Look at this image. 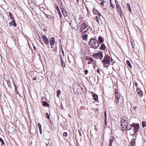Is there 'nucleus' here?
<instances>
[{"label": "nucleus", "instance_id": "obj_15", "mask_svg": "<svg viewBox=\"0 0 146 146\" xmlns=\"http://www.w3.org/2000/svg\"><path fill=\"white\" fill-rule=\"evenodd\" d=\"M137 91L139 94V95L140 96H141L143 95V94L142 92L138 88H137Z\"/></svg>", "mask_w": 146, "mask_h": 146}, {"label": "nucleus", "instance_id": "obj_42", "mask_svg": "<svg viewBox=\"0 0 146 146\" xmlns=\"http://www.w3.org/2000/svg\"><path fill=\"white\" fill-rule=\"evenodd\" d=\"M119 100L115 99V102L116 104H118L119 102Z\"/></svg>", "mask_w": 146, "mask_h": 146}, {"label": "nucleus", "instance_id": "obj_14", "mask_svg": "<svg viewBox=\"0 0 146 146\" xmlns=\"http://www.w3.org/2000/svg\"><path fill=\"white\" fill-rule=\"evenodd\" d=\"M135 143V139L133 138L131 140V143H130V145L131 146H134Z\"/></svg>", "mask_w": 146, "mask_h": 146}, {"label": "nucleus", "instance_id": "obj_47", "mask_svg": "<svg viewBox=\"0 0 146 146\" xmlns=\"http://www.w3.org/2000/svg\"><path fill=\"white\" fill-rule=\"evenodd\" d=\"M88 70H85V74L86 75L88 73Z\"/></svg>", "mask_w": 146, "mask_h": 146}, {"label": "nucleus", "instance_id": "obj_32", "mask_svg": "<svg viewBox=\"0 0 146 146\" xmlns=\"http://www.w3.org/2000/svg\"><path fill=\"white\" fill-rule=\"evenodd\" d=\"M142 125L143 127H146V122L145 121H143L142 122Z\"/></svg>", "mask_w": 146, "mask_h": 146}, {"label": "nucleus", "instance_id": "obj_5", "mask_svg": "<svg viewBox=\"0 0 146 146\" xmlns=\"http://www.w3.org/2000/svg\"><path fill=\"white\" fill-rule=\"evenodd\" d=\"M69 23L70 26L72 28L75 29H77L78 25L75 19H73L72 20H71L70 22Z\"/></svg>", "mask_w": 146, "mask_h": 146}, {"label": "nucleus", "instance_id": "obj_57", "mask_svg": "<svg viewBox=\"0 0 146 146\" xmlns=\"http://www.w3.org/2000/svg\"><path fill=\"white\" fill-rule=\"evenodd\" d=\"M33 48L35 50H36L37 49L34 46H33Z\"/></svg>", "mask_w": 146, "mask_h": 146}, {"label": "nucleus", "instance_id": "obj_49", "mask_svg": "<svg viewBox=\"0 0 146 146\" xmlns=\"http://www.w3.org/2000/svg\"><path fill=\"white\" fill-rule=\"evenodd\" d=\"M134 85L136 87H137L138 86V84L136 82H135L134 83Z\"/></svg>", "mask_w": 146, "mask_h": 146}, {"label": "nucleus", "instance_id": "obj_33", "mask_svg": "<svg viewBox=\"0 0 146 146\" xmlns=\"http://www.w3.org/2000/svg\"><path fill=\"white\" fill-rule=\"evenodd\" d=\"M45 115L48 119H50V115H49V114H48V113H46Z\"/></svg>", "mask_w": 146, "mask_h": 146}, {"label": "nucleus", "instance_id": "obj_50", "mask_svg": "<svg viewBox=\"0 0 146 146\" xmlns=\"http://www.w3.org/2000/svg\"><path fill=\"white\" fill-rule=\"evenodd\" d=\"M90 58V57L86 56V59L87 60H89V59Z\"/></svg>", "mask_w": 146, "mask_h": 146}, {"label": "nucleus", "instance_id": "obj_26", "mask_svg": "<svg viewBox=\"0 0 146 146\" xmlns=\"http://www.w3.org/2000/svg\"><path fill=\"white\" fill-rule=\"evenodd\" d=\"M126 63L129 68L131 67V65L129 60H127L126 61Z\"/></svg>", "mask_w": 146, "mask_h": 146}, {"label": "nucleus", "instance_id": "obj_39", "mask_svg": "<svg viewBox=\"0 0 146 146\" xmlns=\"http://www.w3.org/2000/svg\"><path fill=\"white\" fill-rule=\"evenodd\" d=\"M38 127L39 129H42L41 125L40 123H38Z\"/></svg>", "mask_w": 146, "mask_h": 146}, {"label": "nucleus", "instance_id": "obj_20", "mask_svg": "<svg viewBox=\"0 0 146 146\" xmlns=\"http://www.w3.org/2000/svg\"><path fill=\"white\" fill-rule=\"evenodd\" d=\"M42 105L44 106H47L48 107L49 106L47 102L44 101H42Z\"/></svg>", "mask_w": 146, "mask_h": 146}, {"label": "nucleus", "instance_id": "obj_21", "mask_svg": "<svg viewBox=\"0 0 146 146\" xmlns=\"http://www.w3.org/2000/svg\"><path fill=\"white\" fill-rule=\"evenodd\" d=\"M139 127H136L135 128L133 129V130L134 131V133H135L138 131Z\"/></svg>", "mask_w": 146, "mask_h": 146}, {"label": "nucleus", "instance_id": "obj_60", "mask_svg": "<svg viewBox=\"0 0 146 146\" xmlns=\"http://www.w3.org/2000/svg\"><path fill=\"white\" fill-rule=\"evenodd\" d=\"M92 64L91 62H88V64Z\"/></svg>", "mask_w": 146, "mask_h": 146}, {"label": "nucleus", "instance_id": "obj_7", "mask_svg": "<svg viewBox=\"0 0 146 146\" xmlns=\"http://www.w3.org/2000/svg\"><path fill=\"white\" fill-rule=\"evenodd\" d=\"M42 38L43 39L44 41L46 44H48L49 42L47 37L43 35L42 36Z\"/></svg>", "mask_w": 146, "mask_h": 146}, {"label": "nucleus", "instance_id": "obj_51", "mask_svg": "<svg viewBox=\"0 0 146 146\" xmlns=\"http://www.w3.org/2000/svg\"><path fill=\"white\" fill-rule=\"evenodd\" d=\"M61 50H62V54H63V56H64V52L63 51V48H61Z\"/></svg>", "mask_w": 146, "mask_h": 146}, {"label": "nucleus", "instance_id": "obj_1", "mask_svg": "<svg viewBox=\"0 0 146 146\" xmlns=\"http://www.w3.org/2000/svg\"><path fill=\"white\" fill-rule=\"evenodd\" d=\"M89 44L91 47H92L95 49L98 48L99 46V42L96 39L91 38L90 39V41L89 42Z\"/></svg>", "mask_w": 146, "mask_h": 146}, {"label": "nucleus", "instance_id": "obj_34", "mask_svg": "<svg viewBox=\"0 0 146 146\" xmlns=\"http://www.w3.org/2000/svg\"><path fill=\"white\" fill-rule=\"evenodd\" d=\"M54 7L56 8L57 11H59V9L58 8L57 4H55L54 5Z\"/></svg>", "mask_w": 146, "mask_h": 146}, {"label": "nucleus", "instance_id": "obj_31", "mask_svg": "<svg viewBox=\"0 0 146 146\" xmlns=\"http://www.w3.org/2000/svg\"><path fill=\"white\" fill-rule=\"evenodd\" d=\"M86 28V26L85 23H83V30Z\"/></svg>", "mask_w": 146, "mask_h": 146}, {"label": "nucleus", "instance_id": "obj_64", "mask_svg": "<svg viewBox=\"0 0 146 146\" xmlns=\"http://www.w3.org/2000/svg\"><path fill=\"white\" fill-rule=\"evenodd\" d=\"M58 13L59 14V13L60 14V13H61L60 10H59V11H58Z\"/></svg>", "mask_w": 146, "mask_h": 146}, {"label": "nucleus", "instance_id": "obj_16", "mask_svg": "<svg viewBox=\"0 0 146 146\" xmlns=\"http://www.w3.org/2000/svg\"><path fill=\"white\" fill-rule=\"evenodd\" d=\"M132 127L133 128H135L136 127H139V125L138 123H133L132 124Z\"/></svg>", "mask_w": 146, "mask_h": 146}, {"label": "nucleus", "instance_id": "obj_62", "mask_svg": "<svg viewBox=\"0 0 146 146\" xmlns=\"http://www.w3.org/2000/svg\"><path fill=\"white\" fill-rule=\"evenodd\" d=\"M109 146H112V144H109Z\"/></svg>", "mask_w": 146, "mask_h": 146}, {"label": "nucleus", "instance_id": "obj_4", "mask_svg": "<svg viewBox=\"0 0 146 146\" xmlns=\"http://www.w3.org/2000/svg\"><path fill=\"white\" fill-rule=\"evenodd\" d=\"M92 57L95 59H99L102 60L103 58V54L101 52H99L98 53H94L92 55Z\"/></svg>", "mask_w": 146, "mask_h": 146}, {"label": "nucleus", "instance_id": "obj_36", "mask_svg": "<svg viewBox=\"0 0 146 146\" xmlns=\"http://www.w3.org/2000/svg\"><path fill=\"white\" fill-rule=\"evenodd\" d=\"M98 39L99 40V41H100V42L101 43H102V42H103V41H102V37H101V36H99L98 37Z\"/></svg>", "mask_w": 146, "mask_h": 146}, {"label": "nucleus", "instance_id": "obj_41", "mask_svg": "<svg viewBox=\"0 0 146 146\" xmlns=\"http://www.w3.org/2000/svg\"><path fill=\"white\" fill-rule=\"evenodd\" d=\"M37 77L36 76H34L33 77V80L35 81L36 80Z\"/></svg>", "mask_w": 146, "mask_h": 146}, {"label": "nucleus", "instance_id": "obj_48", "mask_svg": "<svg viewBox=\"0 0 146 146\" xmlns=\"http://www.w3.org/2000/svg\"><path fill=\"white\" fill-rule=\"evenodd\" d=\"M104 2L105 1H102L101 2V5H103Z\"/></svg>", "mask_w": 146, "mask_h": 146}, {"label": "nucleus", "instance_id": "obj_35", "mask_svg": "<svg viewBox=\"0 0 146 146\" xmlns=\"http://www.w3.org/2000/svg\"><path fill=\"white\" fill-rule=\"evenodd\" d=\"M99 15V18L100 20H102V19H103V17L100 13L98 15Z\"/></svg>", "mask_w": 146, "mask_h": 146}, {"label": "nucleus", "instance_id": "obj_11", "mask_svg": "<svg viewBox=\"0 0 146 146\" xmlns=\"http://www.w3.org/2000/svg\"><path fill=\"white\" fill-rule=\"evenodd\" d=\"M132 124L130 125V124H128L127 126H126V127H125V128L124 129H126L127 130H130L131 129L132 127Z\"/></svg>", "mask_w": 146, "mask_h": 146}, {"label": "nucleus", "instance_id": "obj_17", "mask_svg": "<svg viewBox=\"0 0 146 146\" xmlns=\"http://www.w3.org/2000/svg\"><path fill=\"white\" fill-rule=\"evenodd\" d=\"M60 61L63 67H64L66 66V64L65 62L63 61L62 56L60 55Z\"/></svg>", "mask_w": 146, "mask_h": 146}, {"label": "nucleus", "instance_id": "obj_40", "mask_svg": "<svg viewBox=\"0 0 146 146\" xmlns=\"http://www.w3.org/2000/svg\"><path fill=\"white\" fill-rule=\"evenodd\" d=\"M89 61H90V62H92L93 63H94V60L93 58L91 57H90V58H89Z\"/></svg>", "mask_w": 146, "mask_h": 146}, {"label": "nucleus", "instance_id": "obj_27", "mask_svg": "<svg viewBox=\"0 0 146 146\" xmlns=\"http://www.w3.org/2000/svg\"><path fill=\"white\" fill-rule=\"evenodd\" d=\"M100 48L102 50H105V46L104 44H101Z\"/></svg>", "mask_w": 146, "mask_h": 146}, {"label": "nucleus", "instance_id": "obj_53", "mask_svg": "<svg viewBox=\"0 0 146 146\" xmlns=\"http://www.w3.org/2000/svg\"><path fill=\"white\" fill-rule=\"evenodd\" d=\"M137 107L136 106H134L133 108V109L135 110H136L137 109Z\"/></svg>", "mask_w": 146, "mask_h": 146}, {"label": "nucleus", "instance_id": "obj_52", "mask_svg": "<svg viewBox=\"0 0 146 146\" xmlns=\"http://www.w3.org/2000/svg\"><path fill=\"white\" fill-rule=\"evenodd\" d=\"M39 130L40 131V134H42V129H40Z\"/></svg>", "mask_w": 146, "mask_h": 146}, {"label": "nucleus", "instance_id": "obj_56", "mask_svg": "<svg viewBox=\"0 0 146 146\" xmlns=\"http://www.w3.org/2000/svg\"><path fill=\"white\" fill-rule=\"evenodd\" d=\"M107 118L105 119V123L106 125H107V122H106Z\"/></svg>", "mask_w": 146, "mask_h": 146}, {"label": "nucleus", "instance_id": "obj_13", "mask_svg": "<svg viewBox=\"0 0 146 146\" xmlns=\"http://www.w3.org/2000/svg\"><path fill=\"white\" fill-rule=\"evenodd\" d=\"M93 13L96 15H98L100 14L99 12L95 9H93Z\"/></svg>", "mask_w": 146, "mask_h": 146}, {"label": "nucleus", "instance_id": "obj_19", "mask_svg": "<svg viewBox=\"0 0 146 146\" xmlns=\"http://www.w3.org/2000/svg\"><path fill=\"white\" fill-rule=\"evenodd\" d=\"M128 124L127 122L126 123L121 124V128H122L123 129H124L125 128V127H126V126H127Z\"/></svg>", "mask_w": 146, "mask_h": 146}, {"label": "nucleus", "instance_id": "obj_46", "mask_svg": "<svg viewBox=\"0 0 146 146\" xmlns=\"http://www.w3.org/2000/svg\"><path fill=\"white\" fill-rule=\"evenodd\" d=\"M78 133H79V134L80 136V137H81L82 136V135H81V131H80V130H78Z\"/></svg>", "mask_w": 146, "mask_h": 146}, {"label": "nucleus", "instance_id": "obj_63", "mask_svg": "<svg viewBox=\"0 0 146 146\" xmlns=\"http://www.w3.org/2000/svg\"><path fill=\"white\" fill-rule=\"evenodd\" d=\"M58 13L59 14V13L60 14V13H61L60 10H59V11H58Z\"/></svg>", "mask_w": 146, "mask_h": 146}, {"label": "nucleus", "instance_id": "obj_55", "mask_svg": "<svg viewBox=\"0 0 146 146\" xmlns=\"http://www.w3.org/2000/svg\"><path fill=\"white\" fill-rule=\"evenodd\" d=\"M110 3L111 6V7L113 8V5L111 4V0H110Z\"/></svg>", "mask_w": 146, "mask_h": 146}, {"label": "nucleus", "instance_id": "obj_10", "mask_svg": "<svg viewBox=\"0 0 146 146\" xmlns=\"http://www.w3.org/2000/svg\"><path fill=\"white\" fill-rule=\"evenodd\" d=\"M61 10L63 15L64 16L66 17L68 15V14L65 10L63 8L61 9Z\"/></svg>", "mask_w": 146, "mask_h": 146}, {"label": "nucleus", "instance_id": "obj_6", "mask_svg": "<svg viewBox=\"0 0 146 146\" xmlns=\"http://www.w3.org/2000/svg\"><path fill=\"white\" fill-rule=\"evenodd\" d=\"M88 29L84 31L83 33V40L87 41L88 40V34L89 33L88 31Z\"/></svg>", "mask_w": 146, "mask_h": 146}, {"label": "nucleus", "instance_id": "obj_45", "mask_svg": "<svg viewBox=\"0 0 146 146\" xmlns=\"http://www.w3.org/2000/svg\"><path fill=\"white\" fill-rule=\"evenodd\" d=\"M46 16L47 18H49L50 19L51 18V16L49 15H47Z\"/></svg>", "mask_w": 146, "mask_h": 146}, {"label": "nucleus", "instance_id": "obj_37", "mask_svg": "<svg viewBox=\"0 0 146 146\" xmlns=\"http://www.w3.org/2000/svg\"><path fill=\"white\" fill-rule=\"evenodd\" d=\"M0 141L1 142L2 145H3L5 144L4 142L3 139L0 137Z\"/></svg>", "mask_w": 146, "mask_h": 146}, {"label": "nucleus", "instance_id": "obj_8", "mask_svg": "<svg viewBox=\"0 0 146 146\" xmlns=\"http://www.w3.org/2000/svg\"><path fill=\"white\" fill-rule=\"evenodd\" d=\"M9 25L10 26H13L14 27H16L17 26V25L15 22V20H12L10 22H9Z\"/></svg>", "mask_w": 146, "mask_h": 146}, {"label": "nucleus", "instance_id": "obj_23", "mask_svg": "<svg viewBox=\"0 0 146 146\" xmlns=\"http://www.w3.org/2000/svg\"><path fill=\"white\" fill-rule=\"evenodd\" d=\"M9 16L10 18H11V19L12 20H15L14 17H13V15L10 12H9Z\"/></svg>", "mask_w": 146, "mask_h": 146}, {"label": "nucleus", "instance_id": "obj_18", "mask_svg": "<svg viewBox=\"0 0 146 146\" xmlns=\"http://www.w3.org/2000/svg\"><path fill=\"white\" fill-rule=\"evenodd\" d=\"M114 140V138L113 137H110L109 139V144H112Z\"/></svg>", "mask_w": 146, "mask_h": 146}, {"label": "nucleus", "instance_id": "obj_59", "mask_svg": "<svg viewBox=\"0 0 146 146\" xmlns=\"http://www.w3.org/2000/svg\"><path fill=\"white\" fill-rule=\"evenodd\" d=\"M59 15L60 17H62V15L61 13H60V14L59 13Z\"/></svg>", "mask_w": 146, "mask_h": 146}, {"label": "nucleus", "instance_id": "obj_24", "mask_svg": "<svg viewBox=\"0 0 146 146\" xmlns=\"http://www.w3.org/2000/svg\"><path fill=\"white\" fill-rule=\"evenodd\" d=\"M126 6L127 7V8L128 9L129 11L130 12H131V7H130V5L129 3H127L126 4Z\"/></svg>", "mask_w": 146, "mask_h": 146}, {"label": "nucleus", "instance_id": "obj_61", "mask_svg": "<svg viewBox=\"0 0 146 146\" xmlns=\"http://www.w3.org/2000/svg\"><path fill=\"white\" fill-rule=\"evenodd\" d=\"M31 0H28V2H29V3L30 2H31Z\"/></svg>", "mask_w": 146, "mask_h": 146}, {"label": "nucleus", "instance_id": "obj_22", "mask_svg": "<svg viewBox=\"0 0 146 146\" xmlns=\"http://www.w3.org/2000/svg\"><path fill=\"white\" fill-rule=\"evenodd\" d=\"M117 7L118 8L117 11H119V13L121 15V14L122 13V10L121 8L120 7H117Z\"/></svg>", "mask_w": 146, "mask_h": 146}, {"label": "nucleus", "instance_id": "obj_58", "mask_svg": "<svg viewBox=\"0 0 146 146\" xmlns=\"http://www.w3.org/2000/svg\"><path fill=\"white\" fill-rule=\"evenodd\" d=\"M40 42L42 45H43L44 44V43L41 40H40Z\"/></svg>", "mask_w": 146, "mask_h": 146}, {"label": "nucleus", "instance_id": "obj_29", "mask_svg": "<svg viewBox=\"0 0 146 146\" xmlns=\"http://www.w3.org/2000/svg\"><path fill=\"white\" fill-rule=\"evenodd\" d=\"M121 124H123L124 123H126L127 122V121L125 120L124 119H121Z\"/></svg>", "mask_w": 146, "mask_h": 146}, {"label": "nucleus", "instance_id": "obj_54", "mask_svg": "<svg viewBox=\"0 0 146 146\" xmlns=\"http://www.w3.org/2000/svg\"><path fill=\"white\" fill-rule=\"evenodd\" d=\"M97 73L100 74V71L99 69H98L97 70Z\"/></svg>", "mask_w": 146, "mask_h": 146}, {"label": "nucleus", "instance_id": "obj_28", "mask_svg": "<svg viewBox=\"0 0 146 146\" xmlns=\"http://www.w3.org/2000/svg\"><path fill=\"white\" fill-rule=\"evenodd\" d=\"M7 82V84L9 87H10V85L11 83L10 82L9 80H7V81L6 80Z\"/></svg>", "mask_w": 146, "mask_h": 146}, {"label": "nucleus", "instance_id": "obj_3", "mask_svg": "<svg viewBox=\"0 0 146 146\" xmlns=\"http://www.w3.org/2000/svg\"><path fill=\"white\" fill-rule=\"evenodd\" d=\"M73 89L74 92H76L78 94H81L80 90H82V88L78 84H76L73 86Z\"/></svg>", "mask_w": 146, "mask_h": 146}, {"label": "nucleus", "instance_id": "obj_9", "mask_svg": "<svg viewBox=\"0 0 146 146\" xmlns=\"http://www.w3.org/2000/svg\"><path fill=\"white\" fill-rule=\"evenodd\" d=\"M50 44L51 45H53L54 44L55 42V38L54 37L51 38L50 40Z\"/></svg>", "mask_w": 146, "mask_h": 146}, {"label": "nucleus", "instance_id": "obj_43", "mask_svg": "<svg viewBox=\"0 0 146 146\" xmlns=\"http://www.w3.org/2000/svg\"><path fill=\"white\" fill-rule=\"evenodd\" d=\"M63 136L65 137H66L67 135V133L66 132H64L63 133Z\"/></svg>", "mask_w": 146, "mask_h": 146}, {"label": "nucleus", "instance_id": "obj_30", "mask_svg": "<svg viewBox=\"0 0 146 146\" xmlns=\"http://www.w3.org/2000/svg\"><path fill=\"white\" fill-rule=\"evenodd\" d=\"M57 94V96L59 97L60 95L61 94V91L60 90H59L56 92Z\"/></svg>", "mask_w": 146, "mask_h": 146}, {"label": "nucleus", "instance_id": "obj_25", "mask_svg": "<svg viewBox=\"0 0 146 146\" xmlns=\"http://www.w3.org/2000/svg\"><path fill=\"white\" fill-rule=\"evenodd\" d=\"M93 97L94 100H96L98 99V95L94 94L93 95Z\"/></svg>", "mask_w": 146, "mask_h": 146}, {"label": "nucleus", "instance_id": "obj_44", "mask_svg": "<svg viewBox=\"0 0 146 146\" xmlns=\"http://www.w3.org/2000/svg\"><path fill=\"white\" fill-rule=\"evenodd\" d=\"M104 116H105V119H106L107 118V114H106V111L104 112Z\"/></svg>", "mask_w": 146, "mask_h": 146}, {"label": "nucleus", "instance_id": "obj_12", "mask_svg": "<svg viewBox=\"0 0 146 146\" xmlns=\"http://www.w3.org/2000/svg\"><path fill=\"white\" fill-rule=\"evenodd\" d=\"M120 96L119 93L118 92H115V99L119 100Z\"/></svg>", "mask_w": 146, "mask_h": 146}, {"label": "nucleus", "instance_id": "obj_2", "mask_svg": "<svg viewBox=\"0 0 146 146\" xmlns=\"http://www.w3.org/2000/svg\"><path fill=\"white\" fill-rule=\"evenodd\" d=\"M102 62L103 64L104 67L107 68L109 66L110 63V57L108 55H106L103 60H102Z\"/></svg>", "mask_w": 146, "mask_h": 146}, {"label": "nucleus", "instance_id": "obj_38", "mask_svg": "<svg viewBox=\"0 0 146 146\" xmlns=\"http://www.w3.org/2000/svg\"><path fill=\"white\" fill-rule=\"evenodd\" d=\"M95 20L98 23H99V20L98 16H96L95 17Z\"/></svg>", "mask_w": 146, "mask_h": 146}]
</instances>
